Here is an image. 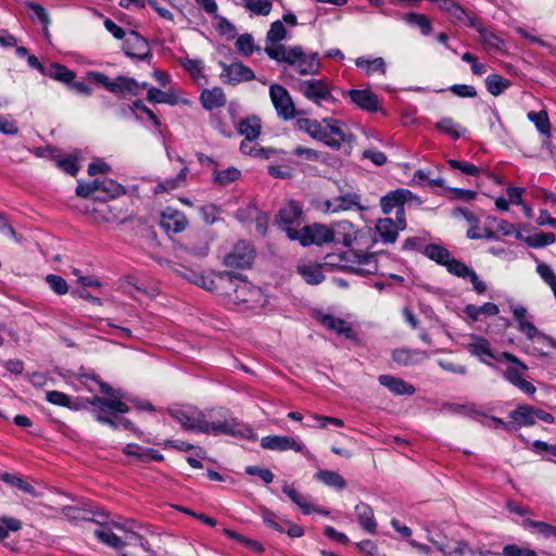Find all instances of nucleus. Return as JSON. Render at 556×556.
<instances>
[{"mask_svg":"<svg viewBox=\"0 0 556 556\" xmlns=\"http://www.w3.org/2000/svg\"><path fill=\"white\" fill-rule=\"evenodd\" d=\"M237 130L244 139L255 140L261 134V121L255 116L242 118L237 125Z\"/></svg>","mask_w":556,"mask_h":556,"instance_id":"nucleus-37","label":"nucleus"},{"mask_svg":"<svg viewBox=\"0 0 556 556\" xmlns=\"http://www.w3.org/2000/svg\"><path fill=\"white\" fill-rule=\"evenodd\" d=\"M46 281L50 289L53 290L59 295H63L68 291L66 280L59 275H48L46 277Z\"/></svg>","mask_w":556,"mask_h":556,"instance_id":"nucleus-59","label":"nucleus"},{"mask_svg":"<svg viewBox=\"0 0 556 556\" xmlns=\"http://www.w3.org/2000/svg\"><path fill=\"white\" fill-rule=\"evenodd\" d=\"M200 101L204 109L213 110L225 105L226 96L222 88L214 87L203 90L200 96Z\"/></svg>","mask_w":556,"mask_h":556,"instance_id":"nucleus-30","label":"nucleus"},{"mask_svg":"<svg viewBox=\"0 0 556 556\" xmlns=\"http://www.w3.org/2000/svg\"><path fill=\"white\" fill-rule=\"evenodd\" d=\"M261 446L269 451L285 452L292 450L308 457L309 452L304 444L289 435H266L261 439Z\"/></svg>","mask_w":556,"mask_h":556,"instance_id":"nucleus-14","label":"nucleus"},{"mask_svg":"<svg viewBox=\"0 0 556 556\" xmlns=\"http://www.w3.org/2000/svg\"><path fill=\"white\" fill-rule=\"evenodd\" d=\"M170 415L180 422L186 430L198 431L206 434H228L232 437L248 438L252 430L239 424L235 418H224L210 421L206 414L195 407H178L170 409Z\"/></svg>","mask_w":556,"mask_h":556,"instance_id":"nucleus-2","label":"nucleus"},{"mask_svg":"<svg viewBox=\"0 0 556 556\" xmlns=\"http://www.w3.org/2000/svg\"><path fill=\"white\" fill-rule=\"evenodd\" d=\"M378 381L381 386L388 388L395 395H413L416 389L413 384L406 382L402 378L391 375H380Z\"/></svg>","mask_w":556,"mask_h":556,"instance_id":"nucleus-26","label":"nucleus"},{"mask_svg":"<svg viewBox=\"0 0 556 556\" xmlns=\"http://www.w3.org/2000/svg\"><path fill=\"white\" fill-rule=\"evenodd\" d=\"M354 207L362 208L359 195L353 192L344 193L332 199H327L319 205V208L324 213H339L343 211H350Z\"/></svg>","mask_w":556,"mask_h":556,"instance_id":"nucleus-18","label":"nucleus"},{"mask_svg":"<svg viewBox=\"0 0 556 556\" xmlns=\"http://www.w3.org/2000/svg\"><path fill=\"white\" fill-rule=\"evenodd\" d=\"M402 20L406 24L419 28L424 36H428L432 31V23L425 14L416 12L405 13L402 15Z\"/></svg>","mask_w":556,"mask_h":556,"instance_id":"nucleus-39","label":"nucleus"},{"mask_svg":"<svg viewBox=\"0 0 556 556\" xmlns=\"http://www.w3.org/2000/svg\"><path fill=\"white\" fill-rule=\"evenodd\" d=\"M265 52L270 59L288 64L302 76L317 75L321 67L318 53L305 52L301 46H267Z\"/></svg>","mask_w":556,"mask_h":556,"instance_id":"nucleus-3","label":"nucleus"},{"mask_svg":"<svg viewBox=\"0 0 556 556\" xmlns=\"http://www.w3.org/2000/svg\"><path fill=\"white\" fill-rule=\"evenodd\" d=\"M353 260L350 269L361 276L374 275L378 271V264L375 254H361L353 252Z\"/></svg>","mask_w":556,"mask_h":556,"instance_id":"nucleus-24","label":"nucleus"},{"mask_svg":"<svg viewBox=\"0 0 556 556\" xmlns=\"http://www.w3.org/2000/svg\"><path fill=\"white\" fill-rule=\"evenodd\" d=\"M332 236L331 226L314 223L302 227L295 241H299L302 247L324 245L332 243Z\"/></svg>","mask_w":556,"mask_h":556,"instance_id":"nucleus-12","label":"nucleus"},{"mask_svg":"<svg viewBox=\"0 0 556 556\" xmlns=\"http://www.w3.org/2000/svg\"><path fill=\"white\" fill-rule=\"evenodd\" d=\"M261 517L263 522L274 529L277 532L283 533L286 531L285 521L281 518H279L274 511L263 508L261 510Z\"/></svg>","mask_w":556,"mask_h":556,"instance_id":"nucleus-49","label":"nucleus"},{"mask_svg":"<svg viewBox=\"0 0 556 556\" xmlns=\"http://www.w3.org/2000/svg\"><path fill=\"white\" fill-rule=\"evenodd\" d=\"M556 241V236L553 232H540L527 237L526 242L532 248H543Z\"/></svg>","mask_w":556,"mask_h":556,"instance_id":"nucleus-50","label":"nucleus"},{"mask_svg":"<svg viewBox=\"0 0 556 556\" xmlns=\"http://www.w3.org/2000/svg\"><path fill=\"white\" fill-rule=\"evenodd\" d=\"M468 351L481 362L489 364V359H495L490 342L481 337H475L473 342L467 345Z\"/></svg>","mask_w":556,"mask_h":556,"instance_id":"nucleus-32","label":"nucleus"},{"mask_svg":"<svg viewBox=\"0 0 556 556\" xmlns=\"http://www.w3.org/2000/svg\"><path fill=\"white\" fill-rule=\"evenodd\" d=\"M437 129L441 132L450 136L453 139H458L465 132L459 124L455 123L451 117H444L437 123Z\"/></svg>","mask_w":556,"mask_h":556,"instance_id":"nucleus-45","label":"nucleus"},{"mask_svg":"<svg viewBox=\"0 0 556 556\" xmlns=\"http://www.w3.org/2000/svg\"><path fill=\"white\" fill-rule=\"evenodd\" d=\"M425 255L440 265H446L452 258L450 251L439 244H429L425 248Z\"/></svg>","mask_w":556,"mask_h":556,"instance_id":"nucleus-43","label":"nucleus"},{"mask_svg":"<svg viewBox=\"0 0 556 556\" xmlns=\"http://www.w3.org/2000/svg\"><path fill=\"white\" fill-rule=\"evenodd\" d=\"M296 127L331 149L338 150L346 141V130L343 124L333 118H324L320 122L311 118H299Z\"/></svg>","mask_w":556,"mask_h":556,"instance_id":"nucleus-5","label":"nucleus"},{"mask_svg":"<svg viewBox=\"0 0 556 556\" xmlns=\"http://www.w3.org/2000/svg\"><path fill=\"white\" fill-rule=\"evenodd\" d=\"M502 357L511 363V365L503 371L504 378L522 392L530 395L534 394L536 388L531 382L523 379V374L528 370V367L508 352H504Z\"/></svg>","mask_w":556,"mask_h":556,"instance_id":"nucleus-9","label":"nucleus"},{"mask_svg":"<svg viewBox=\"0 0 556 556\" xmlns=\"http://www.w3.org/2000/svg\"><path fill=\"white\" fill-rule=\"evenodd\" d=\"M56 165L64 173L72 175V176H75L79 170V167L77 164V157L72 156V155L56 159Z\"/></svg>","mask_w":556,"mask_h":556,"instance_id":"nucleus-61","label":"nucleus"},{"mask_svg":"<svg viewBox=\"0 0 556 556\" xmlns=\"http://www.w3.org/2000/svg\"><path fill=\"white\" fill-rule=\"evenodd\" d=\"M462 60L470 64L471 72L473 75L481 76L486 73L488 66L484 63H480L473 54L465 52L462 54Z\"/></svg>","mask_w":556,"mask_h":556,"instance_id":"nucleus-63","label":"nucleus"},{"mask_svg":"<svg viewBox=\"0 0 556 556\" xmlns=\"http://www.w3.org/2000/svg\"><path fill=\"white\" fill-rule=\"evenodd\" d=\"M188 173H189L188 166L184 165L176 177L164 179V180L160 181L159 184H156V186L153 189V193L160 194L163 192H169V191L180 188L181 186H184L186 184Z\"/></svg>","mask_w":556,"mask_h":556,"instance_id":"nucleus-29","label":"nucleus"},{"mask_svg":"<svg viewBox=\"0 0 556 556\" xmlns=\"http://www.w3.org/2000/svg\"><path fill=\"white\" fill-rule=\"evenodd\" d=\"M447 164L453 169H458L462 173L469 175V176H478L480 174V168L471 163L468 162H460L456 160H448Z\"/></svg>","mask_w":556,"mask_h":556,"instance_id":"nucleus-62","label":"nucleus"},{"mask_svg":"<svg viewBox=\"0 0 556 556\" xmlns=\"http://www.w3.org/2000/svg\"><path fill=\"white\" fill-rule=\"evenodd\" d=\"M320 321L326 328L348 339H351L354 336L352 327L341 318L334 317L332 315H325Z\"/></svg>","mask_w":556,"mask_h":556,"instance_id":"nucleus-35","label":"nucleus"},{"mask_svg":"<svg viewBox=\"0 0 556 556\" xmlns=\"http://www.w3.org/2000/svg\"><path fill=\"white\" fill-rule=\"evenodd\" d=\"M219 65L222 67L220 79L226 84L238 85L255 78L254 72L241 62H233L231 64L220 62Z\"/></svg>","mask_w":556,"mask_h":556,"instance_id":"nucleus-16","label":"nucleus"},{"mask_svg":"<svg viewBox=\"0 0 556 556\" xmlns=\"http://www.w3.org/2000/svg\"><path fill=\"white\" fill-rule=\"evenodd\" d=\"M470 27L475 28L478 31V34L480 36L479 40L485 51H489V52L490 51H495V52L503 51L504 46H505L504 40L501 37H498L496 34H494L493 31L485 28L482 25L480 18L470 20Z\"/></svg>","mask_w":556,"mask_h":556,"instance_id":"nucleus-21","label":"nucleus"},{"mask_svg":"<svg viewBox=\"0 0 556 556\" xmlns=\"http://www.w3.org/2000/svg\"><path fill=\"white\" fill-rule=\"evenodd\" d=\"M424 530L426 531L427 541L431 543L440 553H446L447 542L441 539V533L432 531L429 525H425Z\"/></svg>","mask_w":556,"mask_h":556,"instance_id":"nucleus-56","label":"nucleus"},{"mask_svg":"<svg viewBox=\"0 0 556 556\" xmlns=\"http://www.w3.org/2000/svg\"><path fill=\"white\" fill-rule=\"evenodd\" d=\"M511 86V81L498 74H491L485 78V88L494 97L502 94Z\"/></svg>","mask_w":556,"mask_h":556,"instance_id":"nucleus-41","label":"nucleus"},{"mask_svg":"<svg viewBox=\"0 0 556 556\" xmlns=\"http://www.w3.org/2000/svg\"><path fill=\"white\" fill-rule=\"evenodd\" d=\"M99 191L106 193L110 198L125 193V189L122 185L108 178L99 180Z\"/></svg>","mask_w":556,"mask_h":556,"instance_id":"nucleus-55","label":"nucleus"},{"mask_svg":"<svg viewBox=\"0 0 556 556\" xmlns=\"http://www.w3.org/2000/svg\"><path fill=\"white\" fill-rule=\"evenodd\" d=\"M236 48L243 56H250L257 49L250 34L240 35L236 40Z\"/></svg>","mask_w":556,"mask_h":556,"instance_id":"nucleus-52","label":"nucleus"},{"mask_svg":"<svg viewBox=\"0 0 556 556\" xmlns=\"http://www.w3.org/2000/svg\"><path fill=\"white\" fill-rule=\"evenodd\" d=\"M149 447H144L138 444H127L124 448V453L128 456L136 457L142 463H147Z\"/></svg>","mask_w":556,"mask_h":556,"instance_id":"nucleus-64","label":"nucleus"},{"mask_svg":"<svg viewBox=\"0 0 556 556\" xmlns=\"http://www.w3.org/2000/svg\"><path fill=\"white\" fill-rule=\"evenodd\" d=\"M314 478L315 480L337 491H342L346 488L345 479L341 475L332 470L320 469L315 472Z\"/></svg>","mask_w":556,"mask_h":556,"instance_id":"nucleus-33","label":"nucleus"},{"mask_svg":"<svg viewBox=\"0 0 556 556\" xmlns=\"http://www.w3.org/2000/svg\"><path fill=\"white\" fill-rule=\"evenodd\" d=\"M1 481L29 495H34L36 492L29 482L14 473L3 472Z\"/></svg>","mask_w":556,"mask_h":556,"instance_id":"nucleus-44","label":"nucleus"},{"mask_svg":"<svg viewBox=\"0 0 556 556\" xmlns=\"http://www.w3.org/2000/svg\"><path fill=\"white\" fill-rule=\"evenodd\" d=\"M291 87L307 101L320 108L334 106L338 103L333 94L334 86L327 78L293 79Z\"/></svg>","mask_w":556,"mask_h":556,"instance_id":"nucleus-6","label":"nucleus"},{"mask_svg":"<svg viewBox=\"0 0 556 556\" xmlns=\"http://www.w3.org/2000/svg\"><path fill=\"white\" fill-rule=\"evenodd\" d=\"M240 174V170L232 166L223 170L214 168L213 180L220 186H226L236 181Z\"/></svg>","mask_w":556,"mask_h":556,"instance_id":"nucleus-48","label":"nucleus"},{"mask_svg":"<svg viewBox=\"0 0 556 556\" xmlns=\"http://www.w3.org/2000/svg\"><path fill=\"white\" fill-rule=\"evenodd\" d=\"M243 5L256 15L266 16L271 10V0H242Z\"/></svg>","mask_w":556,"mask_h":556,"instance_id":"nucleus-51","label":"nucleus"},{"mask_svg":"<svg viewBox=\"0 0 556 556\" xmlns=\"http://www.w3.org/2000/svg\"><path fill=\"white\" fill-rule=\"evenodd\" d=\"M304 222V214L302 206L291 200L287 202L279 211L276 216V223L278 224L279 228L283 230L287 235V237L295 241L296 238H299L300 227Z\"/></svg>","mask_w":556,"mask_h":556,"instance_id":"nucleus-8","label":"nucleus"},{"mask_svg":"<svg viewBox=\"0 0 556 556\" xmlns=\"http://www.w3.org/2000/svg\"><path fill=\"white\" fill-rule=\"evenodd\" d=\"M269 97L278 117L283 121H290L298 116L299 113L295 109V104L287 88L278 84H273L269 87Z\"/></svg>","mask_w":556,"mask_h":556,"instance_id":"nucleus-10","label":"nucleus"},{"mask_svg":"<svg viewBox=\"0 0 556 556\" xmlns=\"http://www.w3.org/2000/svg\"><path fill=\"white\" fill-rule=\"evenodd\" d=\"M529 121H531L539 132L542 135H546L547 137H551V124L548 119V115L545 111L534 112L531 111L527 114Z\"/></svg>","mask_w":556,"mask_h":556,"instance_id":"nucleus-46","label":"nucleus"},{"mask_svg":"<svg viewBox=\"0 0 556 556\" xmlns=\"http://www.w3.org/2000/svg\"><path fill=\"white\" fill-rule=\"evenodd\" d=\"M413 198V194L407 189H396L383 195L380 200V205L384 214H390L395 210V217L399 219V225L406 228L405 219V203Z\"/></svg>","mask_w":556,"mask_h":556,"instance_id":"nucleus-11","label":"nucleus"},{"mask_svg":"<svg viewBox=\"0 0 556 556\" xmlns=\"http://www.w3.org/2000/svg\"><path fill=\"white\" fill-rule=\"evenodd\" d=\"M511 313L518 324V330L532 340L539 331L530 320L527 307L520 304L511 305Z\"/></svg>","mask_w":556,"mask_h":556,"instance_id":"nucleus-25","label":"nucleus"},{"mask_svg":"<svg viewBox=\"0 0 556 556\" xmlns=\"http://www.w3.org/2000/svg\"><path fill=\"white\" fill-rule=\"evenodd\" d=\"M231 285H228V289L223 294L228 305L239 311L253 312L267 305L268 299L262 289L233 274H231Z\"/></svg>","mask_w":556,"mask_h":556,"instance_id":"nucleus-4","label":"nucleus"},{"mask_svg":"<svg viewBox=\"0 0 556 556\" xmlns=\"http://www.w3.org/2000/svg\"><path fill=\"white\" fill-rule=\"evenodd\" d=\"M523 527L531 528L534 532L544 539L551 538L552 525L544 521H535L532 519H526L522 522Z\"/></svg>","mask_w":556,"mask_h":556,"instance_id":"nucleus-57","label":"nucleus"},{"mask_svg":"<svg viewBox=\"0 0 556 556\" xmlns=\"http://www.w3.org/2000/svg\"><path fill=\"white\" fill-rule=\"evenodd\" d=\"M445 266L451 274L459 278H467L468 275L471 274V268L453 256Z\"/></svg>","mask_w":556,"mask_h":556,"instance_id":"nucleus-60","label":"nucleus"},{"mask_svg":"<svg viewBox=\"0 0 556 556\" xmlns=\"http://www.w3.org/2000/svg\"><path fill=\"white\" fill-rule=\"evenodd\" d=\"M343 94H348L351 102L365 112L376 113L381 109L378 96L370 89H351L343 91Z\"/></svg>","mask_w":556,"mask_h":556,"instance_id":"nucleus-19","label":"nucleus"},{"mask_svg":"<svg viewBox=\"0 0 556 556\" xmlns=\"http://www.w3.org/2000/svg\"><path fill=\"white\" fill-rule=\"evenodd\" d=\"M87 78L97 84L103 86L110 92L117 94L119 97L129 96H138L141 91V88H148V83H138L135 78L126 77V76H117L114 79H111L109 76L101 72H88Z\"/></svg>","mask_w":556,"mask_h":556,"instance_id":"nucleus-7","label":"nucleus"},{"mask_svg":"<svg viewBox=\"0 0 556 556\" xmlns=\"http://www.w3.org/2000/svg\"><path fill=\"white\" fill-rule=\"evenodd\" d=\"M179 63L198 84L206 83V77L203 74L204 64L202 60L180 58Z\"/></svg>","mask_w":556,"mask_h":556,"instance_id":"nucleus-38","label":"nucleus"},{"mask_svg":"<svg viewBox=\"0 0 556 556\" xmlns=\"http://www.w3.org/2000/svg\"><path fill=\"white\" fill-rule=\"evenodd\" d=\"M331 232L333 233V243L351 247L357 239L358 231L352 223L348 220H341L331 226Z\"/></svg>","mask_w":556,"mask_h":556,"instance_id":"nucleus-23","label":"nucleus"},{"mask_svg":"<svg viewBox=\"0 0 556 556\" xmlns=\"http://www.w3.org/2000/svg\"><path fill=\"white\" fill-rule=\"evenodd\" d=\"M160 226L166 233H179L187 228L188 219L181 211L167 206L161 213Z\"/></svg>","mask_w":556,"mask_h":556,"instance_id":"nucleus-20","label":"nucleus"},{"mask_svg":"<svg viewBox=\"0 0 556 556\" xmlns=\"http://www.w3.org/2000/svg\"><path fill=\"white\" fill-rule=\"evenodd\" d=\"M287 30L281 21H276L271 23L269 30L266 35V47H279L280 45H276L279 41L286 38Z\"/></svg>","mask_w":556,"mask_h":556,"instance_id":"nucleus-47","label":"nucleus"},{"mask_svg":"<svg viewBox=\"0 0 556 556\" xmlns=\"http://www.w3.org/2000/svg\"><path fill=\"white\" fill-rule=\"evenodd\" d=\"M282 492L302 510L304 515H309L312 513H318L321 515H328L329 511L323 508H318L311 503V497L308 495L301 494L295 490V488L288 482H285L282 485Z\"/></svg>","mask_w":556,"mask_h":556,"instance_id":"nucleus-22","label":"nucleus"},{"mask_svg":"<svg viewBox=\"0 0 556 556\" xmlns=\"http://www.w3.org/2000/svg\"><path fill=\"white\" fill-rule=\"evenodd\" d=\"M255 140L252 139H244L240 144V151L243 154L248 155H254V156H262L265 159H268L271 153H274L273 150H264V149H256Z\"/></svg>","mask_w":556,"mask_h":556,"instance_id":"nucleus-54","label":"nucleus"},{"mask_svg":"<svg viewBox=\"0 0 556 556\" xmlns=\"http://www.w3.org/2000/svg\"><path fill=\"white\" fill-rule=\"evenodd\" d=\"M454 23L467 24L470 27V20L478 18L477 16H470L467 11L457 2L447 13Z\"/></svg>","mask_w":556,"mask_h":556,"instance_id":"nucleus-58","label":"nucleus"},{"mask_svg":"<svg viewBox=\"0 0 556 556\" xmlns=\"http://www.w3.org/2000/svg\"><path fill=\"white\" fill-rule=\"evenodd\" d=\"M376 229L383 243H393L397 239L399 230H404L405 228L400 227L399 219L396 218L395 220L391 218H380L376 225Z\"/></svg>","mask_w":556,"mask_h":556,"instance_id":"nucleus-27","label":"nucleus"},{"mask_svg":"<svg viewBox=\"0 0 556 556\" xmlns=\"http://www.w3.org/2000/svg\"><path fill=\"white\" fill-rule=\"evenodd\" d=\"M535 407L523 404L509 413V418L519 427H530L535 424Z\"/></svg>","mask_w":556,"mask_h":556,"instance_id":"nucleus-31","label":"nucleus"},{"mask_svg":"<svg viewBox=\"0 0 556 556\" xmlns=\"http://www.w3.org/2000/svg\"><path fill=\"white\" fill-rule=\"evenodd\" d=\"M94 535L101 543L115 549L122 548L126 544L125 541L114 534L108 527H101L94 530Z\"/></svg>","mask_w":556,"mask_h":556,"instance_id":"nucleus-42","label":"nucleus"},{"mask_svg":"<svg viewBox=\"0 0 556 556\" xmlns=\"http://www.w3.org/2000/svg\"><path fill=\"white\" fill-rule=\"evenodd\" d=\"M124 53L137 61H150L152 59L151 48L147 39H144L137 31H128L124 39L123 47Z\"/></svg>","mask_w":556,"mask_h":556,"instance_id":"nucleus-13","label":"nucleus"},{"mask_svg":"<svg viewBox=\"0 0 556 556\" xmlns=\"http://www.w3.org/2000/svg\"><path fill=\"white\" fill-rule=\"evenodd\" d=\"M45 76L64 84H70L74 80L76 74L60 63H51L47 66Z\"/></svg>","mask_w":556,"mask_h":556,"instance_id":"nucleus-40","label":"nucleus"},{"mask_svg":"<svg viewBox=\"0 0 556 556\" xmlns=\"http://www.w3.org/2000/svg\"><path fill=\"white\" fill-rule=\"evenodd\" d=\"M355 65L362 70L365 75L370 76L375 73L386 74L387 65L382 58L367 59L364 56L355 60Z\"/></svg>","mask_w":556,"mask_h":556,"instance_id":"nucleus-34","label":"nucleus"},{"mask_svg":"<svg viewBox=\"0 0 556 556\" xmlns=\"http://www.w3.org/2000/svg\"><path fill=\"white\" fill-rule=\"evenodd\" d=\"M231 273L210 271L207 274L200 273L194 285L207 291L216 292L223 296L224 292H226V289H228V285H231Z\"/></svg>","mask_w":556,"mask_h":556,"instance_id":"nucleus-17","label":"nucleus"},{"mask_svg":"<svg viewBox=\"0 0 556 556\" xmlns=\"http://www.w3.org/2000/svg\"><path fill=\"white\" fill-rule=\"evenodd\" d=\"M355 513L363 529L369 533H375L377 523L371 507L365 503H359L355 506Z\"/></svg>","mask_w":556,"mask_h":556,"instance_id":"nucleus-36","label":"nucleus"},{"mask_svg":"<svg viewBox=\"0 0 556 556\" xmlns=\"http://www.w3.org/2000/svg\"><path fill=\"white\" fill-rule=\"evenodd\" d=\"M296 271L309 285H319L325 278L321 266L309 261L299 262Z\"/></svg>","mask_w":556,"mask_h":556,"instance_id":"nucleus-28","label":"nucleus"},{"mask_svg":"<svg viewBox=\"0 0 556 556\" xmlns=\"http://www.w3.org/2000/svg\"><path fill=\"white\" fill-rule=\"evenodd\" d=\"M27 7L29 8V10L33 13V18H36L39 23H41L43 25L45 36L48 38L49 37L48 25L50 24V17H49L47 10L42 5H40L39 3H36V2H29L27 4Z\"/></svg>","mask_w":556,"mask_h":556,"instance_id":"nucleus-53","label":"nucleus"},{"mask_svg":"<svg viewBox=\"0 0 556 556\" xmlns=\"http://www.w3.org/2000/svg\"><path fill=\"white\" fill-rule=\"evenodd\" d=\"M255 257V251L247 241H239L235 244L232 251L224 258L227 267L248 268L252 265Z\"/></svg>","mask_w":556,"mask_h":556,"instance_id":"nucleus-15","label":"nucleus"},{"mask_svg":"<svg viewBox=\"0 0 556 556\" xmlns=\"http://www.w3.org/2000/svg\"><path fill=\"white\" fill-rule=\"evenodd\" d=\"M80 382L90 391L94 389L91 387V382L98 384L99 391L105 395L91 396V397H77L73 401L67 394L61 391H48L46 393V400L53 405L67 407L72 410L86 409L89 405L93 407L96 419L110 426L113 429L118 428L119 425L128 429L131 422L125 418H117L118 414H126L129 412V406L121 400L123 396L121 390H114L106 382H103L94 374H81Z\"/></svg>","mask_w":556,"mask_h":556,"instance_id":"nucleus-1","label":"nucleus"}]
</instances>
